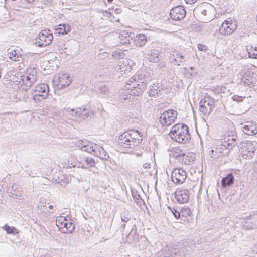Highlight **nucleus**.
I'll return each mask as SVG.
<instances>
[{
  "label": "nucleus",
  "mask_w": 257,
  "mask_h": 257,
  "mask_svg": "<svg viewBox=\"0 0 257 257\" xmlns=\"http://www.w3.org/2000/svg\"><path fill=\"white\" fill-rule=\"evenodd\" d=\"M186 15V11L184 7L178 6L173 8L170 13L171 18L175 21L183 19Z\"/></svg>",
  "instance_id": "2eb2a0df"
},
{
  "label": "nucleus",
  "mask_w": 257,
  "mask_h": 257,
  "mask_svg": "<svg viewBox=\"0 0 257 257\" xmlns=\"http://www.w3.org/2000/svg\"><path fill=\"white\" fill-rule=\"evenodd\" d=\"M249 218L244 222L243 227L246 229H252L257 228V213L249 215Z\"/></svg>",
  "instance_id": "a211bd4d"
},
{
  "label": "nucleus",
  "mask_w": 257,
  "mask_h": 257,
  "mask_svg": "<svg viewBox=\"0 0 257 257\" xmlns=\"http://www.w3.org/2000/svg\"><path fill=\"white\" fill-rule=\"evenodd\" d=\"M48 207L49 209H52L53 208V206L52 205H49Z\"/></svg>",
  "instance_id": "13d9d810"
},
{
  "label": "nucleus",
  "mask_w": 257,
  "mask_h": 257,
  "mask_svg": "<svg viewBox=\"0 0 257 257\" xmlns=\"http://www.w3.org/2000/svg\"><path fill=\"white\" fill-rule=\"evenodd\" d=\"M184 152L178 147H175L171 151V155L180 163Z\"/></svg>",
  "instance_id": "a878e982"
},
{
  "label": "nucleus",
  "mask_w": 257,
  "mask_h": 257,
  "mask_svg": "<svg viewBox=\"0 0 257 257\" xmlns=\"http://www.w3.org/2000/svg\"><path fill=\"white\" fill-rule=\"evenodd\" d=\"M191 247L190 246H184L180 247L177 251V255H179L178 257L185 256L188 253L190 252Z\"/></svg>",
  "instance_id": "7c9ffc66"
},
{
  "label": "nucleus",
  "mask_w": 257,
  "mask_h": 257,
  "mask_svg": "<svg viewBox=\"0 0 257 257\" xmlns=\"http://www.w3.org/2000/svg\"><path fill=\"white\" fill-rule=\"evenodd\" d=\"M241 154L246 159H252L255 154L257 143L255 141H246L241 142Z\"/></svg>",
  "instance_id": "0eeeda50"
},
{
  "label": "nucleus",
  "mask_w": 257,
  "mask_h": 257,
  "mask_svg": "<svg viewBox=\"0 0 257 257\" xmlns=\"http://www.w3.org/2000/svg\"><path fill=\"white\" fill-rule=\"evenodd\" d=\"M146 37L144 34H141L137 35L134 40L136 45L139 47L143 46L146 44Z\"/></svg>",
  "instance_id": "cd10ccee"
},
{
  "label": "nucleus",
  "mask_w": 257,
  "mask_h": 257,
  "mask_svg": "<svg viewBox=\"0 0 257 257\" xmlns=\"http://www.w3.org/2000/svg\"><path fill=\"white\" fill-rule=\"evenodd\" d=\"M254 169L256 172H257V160L254 163Z\"/></svg>",
  "instance_id": "6e6d98bb"
},
{
  "label": "nucleus",
  "mask_w": 257,
  "mask_h": 257,
  "mask_svg": "<svg viewBox=\"0 0 257 257\" xmlns=\"http://www.w3.org/2000/svg\"><path fill=\"white\" fill-rule=\"evenodd\" d=\"M177 61H178L180 63L185 61L184 56L179 53V58L178 59V60H177Z\"/></svg>",
  "instance_id": "8fccbe9b"
},
{
  "label": "nucleus",
  "mask_w": 257,
  "mask_h": 257,
  "mask_svg": "<svg viewBox=\"0 0 257 257\" xmlns=\"http://www.w3.org/2000/svg\"><path fill=\"white\" fill-rule=\"evenodd\" d=\"M131 215L128 210H125L121 212V219L123 222H127L131 219Z\"/></svg>",
  "instance_id": "e433bc0d"
},
{
  "label": "nucleus",
  "mask_w": 257,
  "mask_h": 257,
  "mask_svg": "<svg viewBox=\"0 0 257 257\" xmlns=\"http://www.w3.org/2000/svg\"><path fill=\"white\" fill-rule=\"evenodd\" d=\"M2 228L6 231L7 234L15 235L19 233V231L17 228L13 226H10L8 224H5L2 227Z\"/></svg>",
  "instance_id": "473e14b6"
},
{
  "label": "nucleus",
  "mask_w": 257,
  "mask_h": 257,
  "mask_svg": "<svg viewBox=\"0 0 257 257\" xmlns=\"http://www.w3.org/2000/svg\"><path fill=\"white\" fill-rule=\"evenodd\" d=\"M49 31L42 30L36 38L35 44L38 47H44L49 45L53 40L52 33Z\"/></svg>",
  "instance_id": "9d476101"
},
{
  "label": "nucleus",
  "mask_w": 257,
  "mask_h": 257,
  "mask_svg": "<svg viewBox=\"0 0 257 257\" xmlns=\"http://www.w3.org/2000/svg\"><path fill=\"white\" fill-rule=\"evenodd\" d=\"M100 93L104 95H108L110 93V86L109 84L101 83L98 87Z\"/></svg>",
  "instance_id": "c85d7f7f"
},
{
  "label": "nucleus",
  "mask_w": 257,
  "mask_h": 257,
  "mask_svg": "<svg viewBox=\"0 0 257 257\" xmlns=\"http://www.w3.org/2000/svg\"><path fill=\"white\" fill-rule=\"evenodd\" d=\"M187 177L186 171L181 168H174L171 173V178L172 182L176 185L184 182Z\"/></svg>",
  "instance_id": "9b49d317"
},
{
  "label": "nucleus",
  "mask_w": 257,
  "mask_h": 257,
  "mask_svg": "<svg viewBox=\"0 0 257 257\" xmlns=\"http://www.w3.org/2000/svg\"><path fill=\"white\" fill-rule=\"evenodd\" d=\"M133 197L137 204H141L144 203V200L141 198V196L137 190H132Z\"/></svg>",
  "instance_id": "c9c22d12"
},
{
  "label": "nucleus",
  "mask_w": 257,
  "mask_h": 257,
  "mask_svg": "<svg viewBox=\"0 0 257 257\" xmlns=\"http://www.w3.org/2000/svg\"><path fill=\"white\" fill-rule=\"evenodd\" d=\"M255 74L250 71L245 72L241 78L242 81L247 85H253L255 81Z\"/></svg>",
  "instance_id": "412c9836"
},
{
  "label": "nucleus",
  "mask_w": 257,
  "mask_h": 257,
  "mask_svg": "<svg viewBox=\"0 0 257 257\" xmlns=\"http://www.w3.org/2000/svg\"><path fill=\"white\" fill-rule=\"evenodd\" d=\"M14 191L15 192H13V194H16V193H17V192H16V191L15 190H14Z\"/></svg>",
  "instance_id": "680f3d73"
},
{
  "label": "nucleus",
  "mask_w": 257,
  "mask_h": 257,
  "mask_svg": "<svg viewBox=\"0 0 257 257\" xmlns=\"http://www.w3.org/2000/svg\"><path fill=\"white\" fill-rule=\"evenodd\" d=\"M158 84H154L151 85L149 88V96L155 97L158 96L159 92H161V90H159Z\"/></svg>",
  "instance_id": "c756f323"
},
{
  "label": "nucleus",
  "mask_w": 257,
  "mask_h": 257,
  "mask_svg": "<svg viewBox=\"0 0 257 257\" xmlns=\"http://www.w3.org/2000/svg\"><path fill=\"white\" fill-rule=\"evenodd\" d=\"M244 133L247 135H254L257 134V125L256 123L251 121L246 122L242 128Z\"/></svg>",
  "instance_id": "aec40b11"
},
{
  "label": "nucleus",
  "mask_w": 257,
  "mask_h": 257,
  "mask_svg": "<svg viewBox=\"0 0 257 257\" xmlns=\"http://www.w3.org/2000/svg\"><path fill=\"white\" fill-rule=\"evenodd\" d=\"M186 3L189 4H194L197 0H185Z\"/></svg>",
  "instance_id": "864d4df0"
},
{
  "label": "nucleus",
  "mask_w": 257,
  "mask_h": 257,
  "mask_svg": "<svg viewBox=\"0 0 257 257\" xmlns=\"http://www.w3.org/2000/svg\"><path fill=\"white\" fill-rule=\"evenodd\" d=\"M178 248H174L172 246H167L159 251L156 257H178L177 255Z\"/></svg>",
  "instance_id": "4468645a"
},
{
  "label": "nucleus",
  "mask_w": 257,
  "mask_h": 257,
  "mask_svg": "<svg viewBox=\"0 0 257 257\" xmlns=\"http://www.w3.org/2000/svg\"><path fill=\"white\" fill-rule=\"evenodd\" d=\"M148 59L150 62L157 63L159 61V53L158 51L155 49H150L148 53Z\"/></svg>",
  "instance_id": "393cba45"
},
{
  "label": "nucleus",
  "mask_w": 257,
  "mask_h": 257,
  "mask_svg": "<svg viewBox=\"0 0 257 257\" xmlns=\"http://www.w3.org/2000/svg\"><path fill=\"white\" fill-rule=\"evenodd\" d=\"M150 163H145L143 164V167L144 168H150Z\"/></svg>",
  "instance_id": "5fc2aeb1"
},
{
  "label": "nucleus",
  "mask_w": 257,
  "mask_h": 257,
  "mask_svg": "<svg viewBox=\"0 0 257 257\" xmlns=\"http://www.w3.org/2000/svg\"><path fill=\"white\" fill-rule=\"evenodd\" d=\"M46 205V202H40L39 205V207H40V209H42V207L43 208L45 207Z\"/></svg>",
  "instance_id": "603ef678"
},
{
  "label": "nucleus",
  "mask_w": 257,
  "mask_h": 257,
  "mask_svg": "<svg viewBox=\"0 0 257 257\" xmlns=\"http://www.w3.org/2000/svg\"><path fill=\"white\" fill-rule=\"evenodd\" d=\"M132 35L131 33L124 31L119 35L120 43L122 44L126 45L130 43V38Z\"/></svg>",
  "instance_id": "bb28decb"
},
{
  "label": "nucleus",
  "mask_w": 257,
  "mask_h": 257,
  "mask_svg": "<svg viewBox=\"0 0 257 257\" xmlns=\"http://www.w3.org/2000/svg\"><path fill=\"white\" fill-rule=\"evenodd\" d=\"M64 110L70 115L73 116L78 117L79 112L78 111V108L76 110L74 109H71L70 108H65Z\"/></svg>",
  "instance_id": "79ce46f5"
},
{
  "label": "nucleus",
  "mask_w": 257,
  "mask_h": 257,
  "mask_svg": "<svg viewBox=\"0 0 257 257\" xmlns=\"http://www.w3.org/2000/svg\"><path fill=\"white\" fill-rule=\"evenodd\" d=\"M23 83L25 84L27 87H30L35 82H31V76L27 75L26 76H23Z\"/></svg>",
  "instance_id": "4c0bfd02"
},
{
  "label": "nucleus",
  "mask_w": 257,
  "mask_h": 257,
  "mask_svg": "<svg viewBox=\"0 0 257 257\" xmlns=\"http://www.w3.org/2000/svg\"><path fill=\"white\" fill-rule=\"evenodd\" d=\"M178 113L173 109H168L161 114L159 122L162 126L171 125L177 119Z\"/></svg>",
  "instance_id": "6e6552de"
},
{
  "label": "nucleus",
  "mask_w": 257,
  "mask_h": 257,
  "mask_svg": "<svg viewBox=\"0 0 257 257\" xmlns=\"http://www.w3.org/2000/svg\"><path fill=\"white\" fill-rule=\"evenodd\" d=\"M78 148L82 151L88 152L104 160H108L109 156L104 148L87 140H78L76 143Z\"/></svg>",
  "instance_id": "f257e3e1"
},
{
  "label": "nucleus",
  "mask_w": 257,
  "mask_h": 257,
  "mask_svg": "<svg viewBox=\"0 0 257 257\" xmlns=\"http://www.w3.org/2000/svg\"><path fill=\"white\" fill-rule=\"evenodd\" d=\"M237 139L238 137L235 135L228 136L227 138H224L220 144L217 145L215 149H212V157L216 158L227 156L235 145H237Z\"/></svg>",
  "instance_id": "7ed1b4c3"
},
{
  "label": "nucleus",
  "mask_w": 257,
  "mask_h": 257,
  "mask_svg": "<svg viewBox=\"0 0 257 257\" xmlns=\"http://www.w3.org/2000/svg\"><path fill=\"white\" fill-rule=\"evenodd\" d=\"M179 58V53L177 51H174L172 52V54H170L169 57V61L172 63H173L175 65H177L178 66L180 65L179 62L177 61Z\"/></svg>",
  "instance_id": "72a5a7b5"
},
{
  "label": "nucleus",
  "mask_w": 257,
  "mask_h": 257,
  "mask_svg": "<svg viewBox=\"0 0 257 257\" xmlns=\"http://www.w3.org/2000/svg\"><path fill=\"white\" fill-rule=\"evenodd\" d=\"M49 89L47 84L41 83L35 86L33 94V99L35 101H41L48 96Z\"/></svg>",
  "instance_id": "1a4fd4ad"
},
{
  "label": "nucleus",
  "mask_w": 257,
  "mask_h": 257,
  "mask_svg": "<svg viewBox=\"0 0 257 257\" xmlns=\"http://www.w3.org/2000/svg\"><path fill=\"white\" fill-rule=\"evenodd\" d=\"M180 213L182 217L181 220L185 221V219H183V218H186L187 216H191V211L189 207H183L181 209Z\"/></svg>",
  "instance_id": "f704fd0d"
},
{
  "label": "nucleus",
  "mask_w": 257,
  "mask_h": 257,
  "mask_svg": "<svg viewBox=\"0 0 257 257\" xmlns=\"http://www.w3.org/2000/svg\"><path fill=\"white\" fill-rule=\"evenodd\" d=\"M169 135L173 140L181 144H186L191 139L189 127L182 123H177L173 125Z\"/></svg>",
  "instance_id": "39448f33"
},
{
  "label": "nucleus",
  "mask_w": 257,
  "mask_h": 257,
  "mask_svg": "<svg viewBox=\"0 0 257 257\" xmlns=\"http://www.w3.org/2000/svg\"><path fill=\"white\" fill-rule=\"evenodd\" d=\"M148 81L149 77H144L142 75L130 78L127 82V89L130 90V94L134 96L141 95L146 88Z\"/></svg>",
  "instance_id": "20e7f679"
},
{
  "label": "nucleus",
  "mask_w": 257,
  "mask_h": 257,
  "mask_svg": "<svg viewBox=\"0 0 257 257\" xmlns=\"http://www.w3.org/2000/svg\"><path fill=\"white\" fill-rule=\"evenodd\" d=\"M196 12H200L204 16H206L207 15V11L205 9H200V8H197L195 10Z\"/></svg>",
  "instance_id": "de8ad7c7"
},
{
  "label": "nucleus",
  "mask_w": 257,
  "mask_h": 257,
  "mask_svg": "<svg viewBox=\"0 0 257 257\" xmlns=\"http://www.w3.org/2000/svg\"><path fill=\"white\" fill-rule=\"evenodd\" d=\"M21 57V54H19L18 53H17L15 50L12 51L9 54V58L12 60L15 61H20V58Z\"/></svg>",
  "instance_id": "58836bf2"
},
{
  "label": "nucleus",
  "mask_w": 257,
  "mask_h": 257,
  "mask_svg": "<svg viewBox=\"0 0 257 257\" xmlns=\"http://www.w3.org/2000/svg\"><path fill=\"white\" fill-rule=\"evenodd\" d=\"M215 108L214 99L208 95L201 99L199 103V111L204 116L209 115Z\"/></svg>",
  "instance_id": "423d86ee"
},
{
  "label": "nucleus",
  "mask_w": 257,
  "mask_h": 257,
  "mask_svg": "<svg viewBox=\"0 0 257 257\" xmlns=\"http://www.w3.org/2000/svg\"><path fill=\"white\" fill-rule=\"evenodd\" d=\"M95 161L91 157H84L83 159L80 158L79 162L78 167L83 169H88L89 167H94Z\"/></svg>",
  "instance_id": "6ab92c4d"
},
{
  "label": "nucleus",
  "mask_w": 257,
  "mask_h": 257,
  "mask_svg": "<svg viewBox=\"0 0 257 257\" xmlns=\"http://www.w3.org/2000/svg\"><path fill=\"white\" fill-rule=\"evenodd\" d=\"M173 214L176 219H178L181 217V213L180 212H179L175 208H173V210H171Z\"/></svg>",
  "instance_id": "a18cd8bd"
},
{
  "label": "nucleus",
  "mask_w": 257,
  "mask_h": 257,
  "mask_svg": "<svg viewBox=\"0 0 257 257\" xmlns=\"http://www.w3.org/2000/svg\"><path fill=\"white\" fill-rule=\"evenodd\" d=\"M233 99L234 100H235L237 102H239V101H241L242 100V98L241 97H239L238 96H233V97H232Z\"/></svg>",
  "instance_id": "3c124183"
},
{
  "label": "nucleus",
  "mask_w": 257,
  "mask_h": 257,
  "mask_svg": "<svg viewBox=\"0 0 257 257\" xmlns=\"http://www.w3.org/2000/svg\"><path fill=\"white\" fill-rule=\"evenodd\" d=\"M195 160V155L192 153H188L186 154L184 152L180 163L189 165L193 163Z\"/></svg>",
  "instance_id": "5701e85b"
},
{
  "label": "nucleus",
  "mask_w": 257,
  "mask_h": 257,
  "mask_svg": "<svg viewBox=\"0 0 257 257\" xmlns=\"http://www.w3.org/2000/svg\"><path fill=\"white\" fill-rule=\"evenodd\" d=\"M57 87L59 89H63L69 85L71 83L69 76L66 74H62L58 78Z\"/></svg>",
  "instance_id": "4be33fe9"
},
{
  "label": "nucleus",
  "mask_w": 257,
  "mask_h": 257,
  "mask_svg": "<svg viewBox=\"0 0 257 257\" xmlns=\"http://www.w3.org/2000/svg\"><path fill=\"white\" fill-rule=\"evenodd\" d=\"M66 25L65 24H60L59 25V27L56 28V30L57 33L60 34H66L67 31L66 29Z\"/></svg>",
  "instance_id": "ea45409f"
},
{
  "label": "nucleus",
  "mask_w": 257,
  "mask_h": 257,
  "mask_svg": "<svg viewBox=\"0 0 257 257\" xmlns=\"http://www.w3.org/2000/svg\"><path fill=\"white\" fill-rule=\"evenodd\" d=\"M37 71L34 67H30L27 69V74L31 76V82H35L37 80Z\"/></svg>",
  "instance_id": "2f4dec72"
},
{
  "label": "nucleus",
  "mask_w": 257,
  "mask_h": 257,
  "mask_svg": "<svg viewBox=\"0 0 257 257\" xmlns=\"http://www.w3.org/2000/svg\"><path fill=\"white\" fill-rule=\"evenodd\" d=\"M29 3H32L34 0H27Z\"/></svg>",
  "instance_id": "4d7b16f0"
},
{
  "label": "nucleus",
  "mask_w": 257,
  "mask_h": 257,
  "mask_svg": "<svg viewBox=\"0 0 257 257\" xmlns=\"http://www.w3.org/2000/svg\"><path fill=\"white\" fill-rule=\"evenodd\" d=\"M142 141V136L138 130H131L121 134L118 139L119 145L125 148H132Z\"/></svg>",
  "instance_id": "f03ea898"
},
{
  "label": "nucleus",
  "mask_w": 257,
  "mask_h": 257,
  "mask_svg": "<svg viewBox=\"0 0 257 257\" xmlns=\"http://www.w3.org/2000/svg\"><path fill=\"white\" fill-rule=\"evenodd\" d=\"M45 211L44 208H43V209H42V211Z\"/></svg>",
  "instance_id": "e2e57ef3"
},
{
  "label": "nucleus",
  "mask_w": 257,
  "mask_h": 257,
  "mask_svg": "<svg viewBox=\"0 0 257 257\" xmlns=\"http://www.w3.org/2000/svg\"><path fill=\"white\" fill-rule=\"evenodd\" d=\"M59 230L63 233H71L75 228L74 221L70 217L67 218V221H65L63 224L59 225Z\"/></svg>",
  "instance_id": "dca6fc26"
},
{
  "label": "nucleus",
  "mask_w": 257,
  "mask_h": 257,
  "mask_svg": "<svg viewBox=\"0 0 257 257\" xmlns=\"http://www.w3.org/2000/svg\"><path fill=\"white\" fill-rule=\"evenodd\" d=\"M253 48V50L248 52L249 57L251 58L257 59V46H255Z\"/></svg>",
  "instance_id": "37998d69"
},
{
  "label": "nucleus",
  "mask_w": 257,
  "mask_h": 257,
  "mask_svg": "<svg viewBox=\"0 0 257 257\" xmlns=\"http://www.w3.org/2000/svg\"><path fill=\"white\" fill-rule=\"evenodd\" d=\"M102 14L106 17H107L108 18H110L112 16V14L111 12H108L107 10H103L102 11Z\"/></svg>",
  "instance_id": "09e8293b"
},
{
  "label": "nucleus",
  "mask_w": 257,
  "mask_h": 257,
  "mask_svg": "<svg viewBox=\"0 0 257 257\" xmlns=\"http://www.w3.org/2000/svg\"><path fill=\"white\" fill-rule=\"evenodd\" d=\"M234 177L232 173L228 174L221 180V186L223 188L230 186L234 183Z\"/></svg>",
  "instance_id": "b1692460"
},
{
  "label": "nucleus",
  "mask_w": 257,
  "mask_h": 257,
  "mask_svg": "<svg viewBox=\"0 0 257 257\" xmlns=\"http://www.w3.org/2000/svg\"><path fill=\"white\" fill-rule=\"evenodd\" d=\"M122 227L123 228H125V224H123V225H122Z\"/></svg>",
  "instance_id": "bf43d9fd"
},
{
  "label": "nucleus",
  "mask_w": 257,
  "mask_h": 257,
  "mask_svg": "<svg viewBox=\"0 0 257 257\" xmlns=\"http://www.w3.org/2000/svg\"><path fill=\"white\" fill-rule=\"evenodd\" d=\"M78 111L79 112L78 117L82 119L90 120L93 115V112L89 109L88 106H85L78 107Z\"/></svg>",
  "instance_id": "f3484780"
},
{
  "label": "nucleus",
  "mask_w": 257,
  "mask_h": 257,
  "mask_svg": "<svg viewBox=\"0 0 257 257\" xmlns=\"http://www.w3.org/2000/svg\"><path fill=\"white\" fill-rule=\"evenodd\" d=\"M109 3H111L113 0H107Z\"/></svg>",
  "instance_id": "052dcab7"
},
{
  "label": "nucleus",
  "mask_w": 257,
  "mask_h": 257,
  "mask_svg": "<svg viewBox=\"0 0 257 257\" xmlns=\"http://www.w3.org/2000/svg\"><path fill=\"white\" fill-rule=\"evenodd\" d=\"M198 48L199 50L204 52H205L208 50V47L207 46L201 44H198Z\"/></svg>",
  "instance_id": "49530a36"
},
{
  "label": "nucleus",
  "mask_w": 257,
  "mask_h": 257,
  "mask_svg": "<svg viewBox=\"0 0 257 257\" xmlns=\"http://www.w3.org/2000/svg\"><path fill=\"white\" fill-rule=\"evenodd\" d=\"M237 28L235 21L232 20H225L219 28V33L223 36L230 35Z\"/></svg>",
  "instance_id": "f8f14e48"
},
{
  "label": "nucleus",
  "mask_w": 257,
  "mask_h": 257,
  "mask_svg": "<svg viewBox=\"0 0 257 257\" xmlns=\"http://www.w3.org/2000/svg\"><path fill=\"white\" fill-rule=\"evenodd\" d=\"M124 55L123 52L121 51H116L113 53L112 54V56L115 57L116 58H122Z\"/></svg>",
  "instance_id": "c03bdc74"
},
{
  "label": "nucleus",
  "mask_w": 257,
  "mask_h": 257,
  "mask_svg": "<svg viewBox=\"0 0 257 257\" xmlns=\"http://www.w3.org/2000/svg\"><path fill=\"white\" fill-rule=\"evenodd\" d=\"M69 217L67 216H60L57 217L56 220V226L59 227V225H61V224H63V223L65 221H67V218H68Z\"/></svg>",
  "instance_id": "a19ab883"
},
{
  "label": "nucleus",
  "mask_w": 257,
  "mask_h": 257,
  "mask_svg": "<svg viewBox=\"0 0 257 257\" xmlns=\"http://www.w3.org/2000/svg\"><path fill=\"white\" fill-rule=\"evenodd\" d=\"M174 193L175 199L179 203L184 204L189 201L190 194L188 189L183 188H178Z\"/></svg>",
  "instance_id": "ddd939ff"
}]
</instances>
